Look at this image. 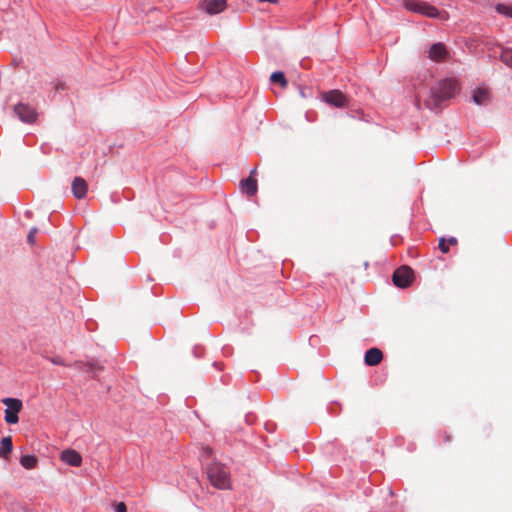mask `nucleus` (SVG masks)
Returning <instances> with one entry per match:
<instances>
[{
    "label": "nucleus",
    "mask_w": 512,
    "mask_h": 512,
    "mask_svg": "<svg viewBox=\"0 0 512 512\" xmlns=\"http://www.w3.org/2000/svg\"><path fill=\"white\" fill-rule=\"evenodd\" d=\"M460 86L456 79L445 78L430 88V96L425 100V106L436 113L459 92Z\"/></svg>",
    "instance_id": "nucleus-1"
},
{
    "label": "nucleus",
    "mask_w": 512,
    "mask_h": 512,
    "mask_svg": "<svg viewBox=\"0 0 512 512\" xmlns=\"http://www.w3.org/2000/svg\"><path fill=\"white\" fill-rule=\"evenodd\" d=\"M210 483L217 489L225 490L231 487L230 469L220 462H212L206 466Z\"/></svg>",
    "instance_id": "nucleus-2"
},
{
    "label": "nucleus",
    "mask_w": 512,
    "mask_h": 512,
    "mask_svg": "<svg viewBox=\"0 0 512 512\" xmlns=\"http://www.w3.org/2000/svg\"><path fill=\"white\" fill-rule=\"evenodd\" d=\"M404 7L410 12L421 14L432 19H437L440 17L439 9L427 2L405 0Z\"/></svg>",
    "instance_id": "nucleus-3"
},
{
    "label": "nucleus",
    "mask_w": 512,
    "mask_h": 512,
    "mask_svg": "<svg viewBox=\"0 0 512 512\" xmlns=\"http://www.w3.org/2000/svg\"><path fill=\"white\" fill-rule=\"evenodd\" d=\"M2 403L7 406L5 409L4 420L7 424H16L19 421L18 414L21 411L23 404L17 398H3Z\"/></svg>",
    "instance_id": "nucleus-4"
},
{
    "label": "nucleus",
    "mask_w": 512,
    "mask_h": 512,
    "mask_svg": "<svg viewBox=\"0 0 512 512\" xmlns=\"http://www.w3.org/2000/svg\"><path fill=\"white\" fill-rule=\"evenodd\" d=\"M414 271L409 266H401L397 268L392 275V281L398 288H407L413 281Z\"/></svg>",
    "instance_id": "nucleus-5"
},
{
    "label": "nucleus",
    "mask_w": 512,
    "mask_h": 512,
    "mask_svg": "<svg viewBox=\"0 0 512 512\" xmlns=\"http://www.w3.org/2000/svg\"><path fill=\"white\" fill-rule=\"evenodd\" d=\"M322 100L328 105L336 108H345L348 106L347 97L338 89L329 90L323 93Z\"/></svg>",
    "instance_id": "nucleus-6"
},
{
    "label": "nucleus",
    "mask_w": 512,
    "mask_h": 512,
    "mask_svg": "<svg viewBox=\"0 0 512 512\" xmlns=\"http://www.w3.org/2000/svg\"><path fill=\"white\" fill-rule=\"evenodd\" d=\"M14 113L24 123L32 124L36 121L37 112L29 104L19 102L14 106Z\"/></svg>",
    "instance_id": "nucleus-7"
},
{
    "label": "nucleus",
    "mask_w": 512,
    "mask_h": 512,
    "mask_svg": "<svg viewBox=\"0 0 512 512\" xmlns=\"http://www.w3.org/2000/svg\"><path fill=\"white\" fill-rule=\"evenodd\" d=\"M74 368L81 372L91 374L92 378L97 379L99 373L103 370V366H101L97 361L92 360L88 362L76 361L73 364Z\"/></svg>",
    "instance_id": "nucleus-8"
},
{
    "label": "nucleus",
    "mask_w": 512,
    "mask_h": 512,
    "mask_svg": "<svg viewBox=\"0 0 512 512\" xmlns=\"http://www.w3.org/2000/svg\"><path fill=\"white\" fill-rule=\"evenodd\" d=\"M200 8L209 15H215L222 11L227 6L226 0H203L199 4Z\"/></svg>",
    "instance_id": "nucleus-9"
},
{
    "label": "nucleus",
    "mask_w": 512,
    "mask_h": 512,
    "mask_svg": "<svg viewBox=\"0 0 512 512\" xmlns=\"http://www.w3.org/2000/svg\"><path fill=\"white\" fill-rule=\"evenodd\" d=\"M73 196L77 199H83L86 197L88 191V184L82 177H75L71 185Z\"/></svg>",
    "instance_id": "nucleus-10"
},
{
    "label": "nucleus",
    "mask_w": 512,
    "mask_h": 512,
    "mask_svg": "<svg viewBox=\"0 0 512 512\" xmlns=\"http://www.w3.org/2000/svg\"><path fill=\"white\" fill-rule=\"evenodd\" d=\"M447 54V48L442 42L434 43L428 51V57L436 62L443 61Z\"/></svg>",
    "instance_id": "nucleus-11"
},
{
    "label": "nucleus",
    "mask_w": 512,
    "mask_h": 512,
    "mask_svg": "<svg viewBox=\"0 0 512 512\" xmlns=\"http://www.w3.org/2000/svg\"><path fill=\"white\" fill-rule=\"evenodd\" d=\"M61 460L72 467H79L82 464L81 454L73 449L62 451Z\"/></svg>",
    "instance_id": "nucleus-12"
},
{
    "label": "nucleus",
    "mask_w": 512,
    "mask_h": 512,
    "mask_svg": "<svg viewBox=\"0 0 512 512\" xmlns=\"http://www.w3.org/2000/svg\"><path fill=\"white\" fill-rule=\"evenodd\" d=\"M383 359V353L380 349L372 347L365 352L364 362L367 366H376Z\"/></svg>",
    "instance_id": "nucleus-13"
},
{
    "label": "nucleus",
    "mask_w": 512,
    "mask_h": 512,
    "mask_svg": "<svg viewBox=\"0 0 512 512\" xmlns=\"http://www.w3.org/2000/svg\"><path fill=\"white\" fill-rule=\"evenodd\" d=\"M240 184L242 192L247 196L252 197L257 193L258 184L255 177L248 176L247 178L242 179Z\"/></svg>",
    "instance_id": "nucleus-14"
},
{
    "label": "nucleus",
    "mask_w": 512,
    "mask_h": 512,
    "mask_svg": "<svg viewBox=\"0 0 512 512\" xmlns=\"http://www.w3.org/2000/svg\"><path fill=\"white\" fill-rule=\"evenodd\" d=\"M13 449V443L11 437H3L0 445V457L7 459Z\"/></svg>",
    "instance_id": "nucleus-15"
},
{
    "label": "nucleus",
    "mask_w": 512,
    "mask_h": 512,
    "mask_svg": "<svg viewBox=\"0 0 512 512\" xmlns=\"http://www.w3.org/2000/svg\"><path fill=\"white\" fill-rule=\"evenodd\" d=\"M489 94L485 89L477 88L473 91V101L477 105H485L488 102Z\"/></svg>",
    "instance_id": "nucleus-16"
},
{
    "label": "nucleus",
    "mask_w": 512,
    "mask_h": 512,
    "mask_svg": "<svg viewBox=\"0 0 512 512\" xmlns=\"http://www.w3.org/2000/svg\"><path fill=\"white\" fill-rule=\"evenodd\" d=\"M37 457L35 455H22L20 458V464L25 469H33L37 465Z\"/></svg>",
    "instance_id": "nucleus-17"
},
{
    "label": "nucleus",
    "mask_w": 512,
    "mask_h": 512,
    "mask_svg": "<svg viewBox=\"0 0 512 512\" xmlns=\"http://www.w3.org/2000/svg\"><path fill=\"white\" fill-rule=\"evenodd\" d=\"M270 81L274 84H279L281 87H286L288 85V81L282 71L273 72L270 76Z\"/></svg>",
    "instance_id": "nucleus-18"
},
{
    "label": "nucleus",
    "mask_w": 512,
    "mask_h": 512,
    "mask_svg": "<svg viewBox=\"0 0 512 512\" xmlns=\"http://www.w3.org/2000/svg\"><path fill=\"white\" fill-rule=\"evenodd\" d=\"M500 60L512 69V49L505 48L500 54Z\"/></svg>",
    "instance_id": "nucleus-19"
},
{
    "label": "nucleus",
    "mask_w": 512,
    "mask_h": 512,
    "mask_svg": "<svg viewBox=\"0 0 512 512\" xmlns=\"http://www.w3.org/2000/svg\"><path fill=\"white\" fill-rule=\"evenodd\" d=\"M496 11L505 17L512 18V5L497 4Z\"/></svg>",
    "instance_id": "nucleus-20"
},
{
    "label": "nucleus",
    "mask_w": 512,
    "mask_h": 512,
    "mask_svg": "<svg viewBox=\"0 0 512 512\" xmlns=\"http://www.w3.org/2000/svg\"><path fill=\"white\" fill-rule=\"evenodd\" d=\"M439 250L442 252V253H448L449 252V245L447 243V240L445 238H441L439 240Z\"/></svg>",
    "instance_id": "nucleus-21"
},
{
    "label": "nucleus",
    "mask_w": 512,
    "mask_h": 512,
    "mask_svg": "<svg viewBox=\"0 0 512 512\" xmlns=\"http://www.w3.org/2000/svg\"><path fill=\"white\" fill-rule=\"evenodd\" d=\"M114 512H127V506L124 502H117L113 505Z\"/></svg>",
    "instance_id": "nucleus-22"
},
{
    "label": "nucleus",
    "mask_w": 512,
    "mask_h": 512,
    "mask_svg": "<svg viewBox=\"0 0 512 512\" xmlns=\"http://www.w3.org/2000/svg\"><path fill=\"white\" fill-rule=\"evenodd\" d=\"M37 232V228L36 227H33L30 229L28 235H27V241L28 243L30 244H34L35 243V234Z\"/></svg>",
    "instance_id": "nucleus-23"
},
{
    "label": "nucleus",
    "mask_w": 512,
    "mask_h": 512,
    "mask_svg": "<svg viewBox=\"0 0 512 512\" xmlns=\"http://www.w3.org/2000/svg\"><path fill=\"white\" fill-rule=\"evenodd\" d=\"M192 352L196 358H201L204 354V348L200 345H196V346H194Z\"/></svg>",
    "instance_id": "nucleus-24"
},
{
    "label": "nucleus",
    "mask_w": 512,
    "mask_h": 512,
    "mask_svg": "<svg viewBox=\"0 0 512 512\" xmlns=\"http://www.w3.org/2000/svg\"><path fill=\"white\" fill-rule=\"evenodd\" d=\"M52 363L56 364V365H61V366L65 365L64 362H63V359L61 357H59V356L58 357H54L52 359Z\"/></svg>",
    "instance_id": "nucleus-25"
},
{
    "label": "nucleus",
    "mask_w": 512,
    "mask_h": 512,
    "mask_svg": "<svg viewBox=\"0 0 512 512\" xmlns=\"http://www.w3.org/2000/svg\"><path fill=\"white\" fill-rule=\"evenodd\" d=\"M211 454H212V450H211V448L206 447V448H204V449H203L202 457H204V456L210 457V456H211Z\"/></svg>",
    "instance_id": "nucleus-26"
},
{
    "label": "nucleus",
    "mask_w": 512,
    "mask_h": 512,
    "mask_svg": "<svg viewBox=\"0 0 512 512\" xmlns=\"http://www.w3.org/2000/svg\"><path fill=\"white\" fill-rule=\"evenodd\" d=\"M400 240H401V237H400L399 235H393V236L391 237V243H392V245H396V244L398 243V241H400Z\"/></svg>",
    "instance_id": "nucleus-27"
},
{
    "label": "nucleus",
    "mask_w": 512,
    "mask_h": 512,
    "mask_svg": "<svg viewBox=\"0 0 512 512\" xmlns=\"http://www.w3.org/2000/svg\"><path fill=\"white\" fill-rule=\"evenodd\" d=\"M55 89H56L57 91H59V90H64V89H65V85H64V83H62V82H57V84L55 85Z\"/></svg>",
    "instance_id": "nucleus-28"
},
{
    "label": "nucleus",
    "mask_w": 512,
    "mask_h": 512,
    "mask_svg": "<svg viewBox=\"0 0 512 512\" xmlns=\"http://www.w3.org/2000/svg\"><path fill=\"white\" fill-rule=\"evenodd\" d=\"M448 245H456L457 239L455 237H450L447 241Z\"/></svg>",
    "instance_id": "nucleus-29"
},
{
    "label": "nucleus",
    "mask_w": 512,
    "mask_h": 512,
    "mask_svg": "<svg viewBox=\"0 0 512 512\" xmlns=\"http://www.w3.org/2000/svg\"><path fill=\"white\" fill-rule=\"evenodd\" d=\"M260 2L277 3V0H259Z\"/></svg>",
    "instance_id": "nucleus-30"
},
{
    "label": "nucleus",
    "mask_w": 512,
    "mask_h": 512,
    "mask_svg": "<svg viewBox=\"0 0 512 512\" xmlns=\"http://www.w3.org/2000/svg\"><path fill=\"white\" fill-rule=\"evenodd\" d=\"M255 172H256V169H253V170L250 172V175H249V176L254 177Z\"/></svg>",
    "instance_id": "nucleus-31"
},
{
    "label": "nucleus",
    "mask_w": 512,
    "mask_h": 512,
    "mask_svg": "<svg viewBox=\"0 0 512 512\" xmlns=\"http://www.w3.org/2000/svg\"><path fill=\"white\" fill-rule=\"evenodd\" d=\"M213 366H214V367H218V362H216V361H215V362H213Z\"/></svg>",
    "instance_id": "nucleus-32"
}]
</instances>
